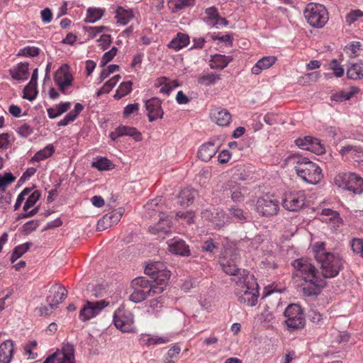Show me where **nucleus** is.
<instances>
[{
	"mask_svg": "<svg viewBox=\"0 0 363 363\" xmlns=\"http://www.w3.org/2000/svg\"><path fill=\"white\" fill-rule=\"evenodd\" d=\"M291 264L294 269V275L301 279L299 286L303 296H318L326 282L318 275L315 266L304 258L296 259Z\"/></svg>",
	"mask_w": 363,
	"mask_h": 363,
	"instance_id": "1",
	"label": "nucleus"
},
{
	"mask_svg": "<svg viewBox=\"0 0 363 363\" xmlns=\"http://www.w3.org/2000/svg\"><path fill=\"white\" fill-rule=\"evenodd\" d=\"M288 163L293 167L297 177L309 184H317L323 178L320 167L306 157L293 154L288 157Z\"/></svg>",
	"mask_w": 363,
	"mask_h": 363,
	"instance_id": "2",
	"label": "nucleus"
},
{
	"mask_svg": "<svg viewBox=\"0 0 363 363\" xmlns=\"http://www.w3.org/2000/svg\"><path fill=\"white\" fill-rule=\"evenodd\" d=\"M242 276L236 282L235 295L240 303L248 306H255L259 297L258 284L253 274L242 270Z\"/></svg>",
	"mask_w": 363,
	"mask_h": 363,
	"instance_id": "3",
	"label": "nucleus"
},
{
	"mask_svg": "<svg viewBox=\"0 0 363 363\" xmlns=\"http://www.w3.org/2000/svg\"><path fill=\"white\" fill-rule=\"evenodd\" d=\"M133 291L130 295V300L134 303H140L147 297L161 294L162 288L151 287L148 279L138 277L131 282Z\"/></svg>",
	"mask_w": 363,
	"mask_h": 363,
	"instance_id": "4",
	"label": "nucleus"
},
{
	"mask_svg": "<svg viewBox=\"0 0 363 363\" xmlns=\"http://www.w3.org/2000/svg\"><path fill=\"white\" fill-rule=\"evenodd\" d=\"M303 15L308 24L315 28H322L329 19L326 8L320 4L309 3L304 10Z\"/></svg>",
	"mask_w": 363,
	"mask_h": 363,
	"instance_id": "5",
	"label": "nucleus"
},
{
	"mask_svg": "<svg viewBox=\"0 0 363 363\" xmlns=\"http://www.w3.org/2000/svg\"><path fill=\"white\" fill-rule=\"evenodd\" d=\"M317 262L320 265L322 278L324 279L335 277L343 266L342 259L339 255L333 252L319 256Z\"/></svg>",
	"mask_w": 363,
	"mask_h": 363,
	"instance_id": "6",
	"label": "nucleus"
},
{
	"mask_svg": "<svg viewBox=\"0 0 363 363\" xmlns=\"http://www.w3.org/2000/svg\"><path fill=\"white\" fill-rule=\"evenodd\" d=\"M335 184L356 194L363 192V179L352 172L338 174L335 177Z\"/></svg>",
	"mask_w": 363,
	"mask_h": 363,
	"instance_id": "7",
	"label": "nucleus"
},
{
	"mask_svg": "<svg viewBox=\"0 0 363 363\" xmlns=\"http://www.w3.org/2000/svg\"><path fill=\"white\" fill-rule=\"evenodd\" d=\"M285 323L291 331L302 329L305 325V317L300 306L290 304L284 311Z\"/></svg>",
	"mask_w": 363,
	"mask_h": 363,
	"instance_id": "8",
	"label": "nucleus"
},
{
	"mask_svg": "<svg viewBox=\"0 0 363 363\" xmlns=\"http://www.w3.org/2000/svg\"><path fill=\"white\" fill-rule=\"evenodd\" d=\"M109 305L110 302L105 299L96 301H86L79 311V318L83 322H86L96 317Z\"/></svg>",
	"mask_w": 363,
	"mask_h": 363,
	"instance_id": "9",
	"label": "nucleus"
},
{
	"mask_svg": "<svg viewBox=\"0 0 363 363\" xmlns=\"http://www.w3.org/2000/svg\"><path fill=\"white\" fill-rule=\"evenodd\" d=\"M113 323L116 328L123 333H131L134 331V315L128 310L118 308L113 314Z\"/></svg>",
	"mask_w": 363,
	"mask_h": 363,
	"instance_id": "10",
	"label": "nucleus"
},
{
	"mask_svg": "<svg viewBox=\"0 0 363 363\" xmlns=\"http://www.w3.org/2000/svg\"><path fill=\"white\" fill-rule=\"evenodd\" d=\"M306 203V196L303 191H288L284 194L283 207L289 211H296L301 209Z\"/></svg>",
	"mask_w": 363,
	"mask_h": 363,
	"instance_id": "11",
	"label": "nucleus"
},
{
	"mask_svg": "<svg viewBox=\"0 0 363 363\" xmlns=\"http://www.w3.org/2000/svg\"><path fill=\"white\" fill-rule=\"evenodd\" d=\"M257 211L263 216H273L279 211V202L268 196L259 198L257 201Z\"/></svg>",
	"mask_w": 363,
	"mask_h": 363,
	"instance_id": "12",
	"label": "nucleus"
},
{
	"mask_svg": "<svg viewBox=\"0 0 363 363\" xmlns=\"http://www.w3.org/2000/svg\"><path fill=\"white\" fill-rule=\"evenodd\" d=\"M54 81L62 93H65L66 89L72 86L73 77L67 65H63L57 70L54 75Z\"/></svg>",
	"mask_w": 363,
	"mask_h": 363,
	"instance_id": "13",
	"label": "nucleus"
},
{
	"mask_svg": "<svg viewBox=\"0 0 363 363\" xmlns=\"http://www.w3.org/2000/svg\"><path fill=\"white\" fill-rule=\"evenodd\" d=\"M295 143L300 148L311 151L316 155H321L325 152V147L320 143V140L311 136L297 138Z\"/></svg>",
	"mask_w": 363,
	"mask_h": 363,
	"instance_id": "14",
	"label": "nucleus"
},
{
	"mask_svg": "<svg viewBox=\"0 0 363 363\" xmlns=\"http://www.w3.org/2000/svg\"><path fill=\"white\" fill-rule=\"evenodd\" d=\"M67 294V290L63 286L60 284L53 285L49 290L47 302L52 308H56L66 298Z\"/></svg>",
	"mask_w": 363,
	"mask_h": 363,
	"instance_id": "15",
	"label": "nucleus"
},
{
	"mask_svg": "<svg viewBox=\"0 0 363 363\" xmlns=\"http://www.w3.org/2000/svg\"><path fill=\"white\" fill-rule=\"evenodd\" d=\"M161 101L156 97L147 100L145 107L147 111L149 121L152 122L157 118H162L164 112L161 106Z\"/></svg>",
	"mask_w": 363,
	"mask_h": 363,
	"instance_id": "16",
	"label": "nucleus"
},
{
	"mask_svg": "<svg viewBox=\"0 0 363 363\" xmlns=\"http://www.w3.org/2000/svg\"><path fill=\"white\" fill-rule=\"evenodd\" d=\"M170 220L165 215L159 217V221L155 225L149 227V231L154 235H157L160 238L164 236L170 232Z\"/></svg>",
	"mask_w": 363,
	"mask_h": 363,
	"instance_id": "17",
	"label": "nucleus"
},
{
	"mask_svg": "<svg viewBox=\"0 0 363 363\" xmlns=\"http://www.w3.org/2000/svg\"><path fill=\"white\" fill-rule=\"evenodd\" d=\"M230 257H223L220 259V264L223 270L229 275L236 276L240 273V269L237 267L236 262L238 255L236 253L230 254Z\"/></svg>",
	"mask_w": 363,
	"mask_h": 363,
	"instance_id": "18",
	"label": "nucleus"
},
{
	"mask_svg": "<svg viewBox=\"0 0 363 363\" xmlns=\"http://www.w3.org/2000/svg\"><path fill=\"white\" fill-rule=\"evenodd\" d=\"M242 189V186L238 184L235 181L230 180L223 189V194L225 196H230L233 201L240 202L242 201L244 197Z\"/></svg>",
	"mask_w": 363,
	"mask_h": 363,
	"instance_id": "19",
	"label": "nucleus"
},
{
	"mask_svg": "<svg viewBox=\"0 0 363 363\" xmlns=\"http://www.w3.org/2000/svg\"><path fill=\"white\" fill-rule=\"evenodd\" d=\"M57 363H75L74 347L73 345L67 343L63 345L61 350H57Z\"/></svg>",
	"mask_w": 363,
	"mask_h": 363,
	"instance_id": "20",
	"label": "nucleus"
},
{
	"mask_svg": "<svg viewBox=\"0 0 363 363\" xmlns=\"http://www.w3.org/2000/svg\"><path fill=\"white\" fill-rule=\"evenodd\" d=\"M211 118L218 125L226 126L231 121V114L227 109L216 108L211 110Z\"/></svg>",
	"mask_w": 363,
	"mask_h": 363,
	"instance_id": "21",
	"label": "nucleus"
},
{
	"mask_svg": "<svg viewBox=\"0 0 363 363\" xmlns=\"http://www.w3.org/2000/svg\"><path fill=\"white\" fill-rule=\"evenodd\" d=\"M162 198H157L147 202L144 206L145 211V216L149 218H153V214L151 213V211L155 212V214H158V217L165 215L163 212L164 206L162 203Z\"/></svg>",
	"mask_w": 363,
	"mask_h": 363,
	"instance_id": "22",
	"label": "nucleus"
},
{
	"mask_svg": "<svg viewBox=\"0 0 363 363\" xmlns=\"http://www.w3.org/2000/svg\"><path fill=\"white\" fill-rule=\"evenodd\" d=\"M170 277V272L164 267L149 280L151 287L162 288L161 293L164 290Z\"/></svg>",
	"mask_w": 363,
	"mask_h": 363,
	"instance_id": "23",
	"label": "nucleus"
},
{
	"mask_svg": "<svg viewBox=\"0 0 363 363\" xmlns=\"http://www.w3.org/2000/svg\"><path fill=\"white\" fill-rule=\"evenodd\" d=\"M169 250L172 253L181 256H189V247L186 242L180 239L173 240L168 243Z\"/></svg>",
	"mask_w": 363,
	"mask_h": 363,
	"instance_id": "24",
	"label": "nucleus"
},
{
	"mask_svg": "<svg viewBox=\"0 0 363 363\" xmlns=\"http://www.w3.org/2000/svg\"><path fill=\"white\" fill-rule=\"evenodd\" d=\"M14 351V343L8 340L0 345V363H10Z\"/></svg>",
	"mask_w": 363,
	"mask_h": 363,
	"instance_id": "25",
	"label": "nucleus"
},
{
	"mask_svg": "<svg viewBox=\"0 0 363 363\" xmlns=\"http://www.w3.org/2000/svg\"><path fill=\"white\" fill-rule=\"evenodd\" d=\"M218 147L213 143H206L202 145L198 152L199 157L204 161L208 162L217 152Z\"/></svg>",
	"mask_w": 363,
	"mask_h": 363,
	"instance_id": "26",
	"label": "nucleus"
},
{
	"mask_svg": "<svg viewBox=\"0 0 363 363\" xmlns=\"http://www.w3.org/2000/svg\"><path fill=\"white\" fill-rule=\"evenodd\" d=\"M277 61V57L274 56L263 57L259 60L257 63L252 67L251 71L253 74H259L262 70L269 69Z\"/></svg>",
	"mask_w": 363,
	"mask_h": 363,
	"instance_id": "27",
	"label": "nucleus"
},
{
	"mask_svg": "<svg viewBox=\"0 0 363 363\" xmlns=\"http://www.w3.org/2000/svg\"><path fill=\"white\" fill-rule=\"evenodd\" d=\"M320 220L325 222H331L335 225L339 226L342 223V218L340 214L330 208H323L321 211Z\"/></svg>",
	"mask_w": 363,
	"mask_h": 363,
	"instance_id": "28",
	"label": "nucleus"
},
{
	"mask_svg": "<svg viewBox=\"0 0 363 363\" xmlns=\"http://www.w3.org/2000/svg\"><path fill=\"white\" fill-rule=\"evenodd\" d=\"M220 79V74L213 72H203L198 76L197 81L199 84L208 86L216 84Z\"/></svg>",
	"mask_w": 363,
	"mask_h": 363,
	"instance_id": "29",
	"label": "nucleus"
},
{
	"mask_svg": "<svg viewBox=\"0 0 363 363\" xmlns=\"http://www.w3.org/2000/svg\"><path fill=\"white\" fill-rule=\"evenodd\" d=\"M189 43V37L188 35L178 33L177 36L174 38L168 45L169 48L176 51L186 47Z\"/></svg>",
	"mask_w": 363,
	"mask_h": 363,
	"instance_id": "30",
	"label": "nucleus"
},
{
	"mask_svg": "<svg viewBox=\"0 0 363 363\" xmlns=\"http://www.w3.org/2000/svg\"><path fill=\"white\" fill-rule=\"evenodd\" d=\"M197 193L191 189H184L179 193V199L181 206H188L191 204Z\"/></svg>",
	"mask_w": 363,
	"mask_h": 363,
	"instance_id": "31",
	"label": "nucleus"
},
{
	"mask_svg": "<svg viewBox=\"0 0 363 363\" xmlns=\"http://www.w3.org/2000/svg\"><path fill=\"white\" fill-rule=\"evenodd\" d=\"M233 60L231 56L215 55L212 57L211 67L212 69H223Z\"/></svg>",
	"mask_w": 363,
	"mask_h": 363,
	"instance_id": "32",
	"label": "nucleus"
},
{
	"mask_svg": "<svg viewBox=\"0 0 363 363\" xmlns=\"http://www.w3.org/2000/svg\"><path fill=\"white\" fill-rule=\"evenodd\" d=\"M116 13L117 23L123 26L128 24L134 16L131 10L125 9L122 7H118L116 9Z\"/></svg>",
	"mask_w": 363,
	"mask_h": 363,
	"instance_id": "33",
	"label": "nucleus"
},
{
	"mask_svg": "<svg viewBox=\"0 0 363 363\" xmlns=\"http://www.w3.org/2000/svg\"><path fill=\"white\" fill-rule=\"evenodd\" d=\"M28 63L21 62L16 69L11 71V77L16 80H24L28 76Z\"/></svg>",
	"mask_w": 363,
	"mask_h": 363,
	"instance_id": "34",
	"label": "nucleus"
},
{
	"mask_svg": "<svg viewBox=\"0 0 363 363\" xmlns=\"http://www.w3.org/2000/svg\"><path fill=\"white\" fill-rule=\"evenodd\" d=\"M71 106L70 102H65V103H60L57 104L55 107L53 108H49L48 111V115L50 118H55L60 116H61L62 113L67 111Z\"/></svg>",
	"mask_w": 363,
	"mask_h": 363,
	"instance_id": "35",
	"label": "nucleus"
},
{
	"mask_svg": "<svg viewBox=\"0 0 363 363\" xmlns=\"http://www.w3.org/2000/svg\"><path fill=\"white\" fill-rule=\"evenodd\" d=\"M347 75L351 79L363 78V62H359L352 65L347 70Z\"/></svg>",
	"mask_w": 363,
	"mask_h": 363,
	"instance_id": "36",
	"label": "nucleus"
},
{
	"mask_svg": "<svg viewBox=\"0 0 363 363\" xmlns=\"http://www.w3.org/2000/svg\"><path fill=\"white\" fill-rule=\"evenodd\" d=\"M54 147L52 145H48L43 150L38 151L30 159L31 162H39L41 160L50 157L54 153Z\"/></svg>",
	"mask_w": 363,
	"mask_h": 363,
	"instance_id": "37",
	"label": "nucleus"
},
{
	"mask_svg": "<svg viewBox=\"0 0 363 363\" xmlns=\"http://www.w3.org/2000/svg\"><path fill=\"white\" fill-rule=\"evenodd\" d=\"M118 131L121 136L128 135L133 138L135 141L139 142L142 140L141 133L135 128L129 126H119Z\"/></svg>",
	"mask_w": 363,
	"mask_h": 363,
	"instance_id": "38",
	"label": "nucleus"
},
{
	"mask_svg": "<svg viewBox=\"0 0 363 363\" xmlns=\"http://www.w3.org/2000/svg\"><path fill=\"white\" fill-rule=\"evenodd\" d=\"M195 0H168V6L174 12L194 6Z\"/></svg>",
	"mask_w": 363,
	"mask_h": 363,
	"instance_id": "39",
	"label": "nucleus"
},
{
	"mask_svg": "<svg viewBox=\"0 0 363 363\" xmlns=\"http://www.w3.org/2000/svg\"><path fill=\"white\" fill-rule=\"evenodd\" d=\"M104 11L101 9L89 8L86 11V22L94 23L101 19Z\"/></svg>",
	"mask_w": 363,
	"mask_h": 363,
	"instance_id": "40",
	"label": "nucleus"
},
{
	"mask_svg": "<svg viewBox=\"0 0 363 363\" xmlns=\"http://www.w3.org/2000/svg\"><path fill=\"white\" fill-rule=\"evenodd\" d=\"M133 83L130 81L122 82L117 89L114 97L120 99L132 91Z\"/></svg>",
	"mask_w": 363,
	"mask_h": 363,
	"instance_id": "41",
	"label": "nucleus"
},
{
	"mask_svg": "<svg viewBox=\"0 0 363 363\" xmlns=\"http://www.w3.org/2000/svg\"><path fill=\"white\" fill-rule=\"evenodd\" d=\"M37 84L30 82L23 89V98L33 101L37 96Z\"/></svg>",
	"mask_w": 363,
	"mask_h": 363,
	"instance_id": "42",
	"label": "nucleus"
},
{
	"mask_svg": "<svg viewBox=\"0 0 363 363\" xmlns=\"http://www.w3.org/2000/svg\"><path fill=\"white\" fill-rule=\"evenodd\" d=\"M30 245V243L26 242L16 247L13 249V252L11 254V262L12 263L15 262L18 258H20L24 253H26L28 250Z\"/></svg>",
	"mask_w": 363,
	"mask_h": 363,
	"instance_id": "43",
	"label": "nucleus"
},
{
	"mask_svg": "<svg viewBox=\"0 0 363 363\" xmlns=\"http://www.w3.org/2000/svg\"><path fill=\"white\" fill-rule=\"evenodd\" d=\"M230 217L225 213L220 211L217 212L216 216L213 218V223L214 225L220 229L229 223Z\"/></svg>",
	"mask_w": 363,
	"mask_h": 363,
	"instance_id": "44",
	"label": "nucleus"
},
{
	"mask_svg": "<svg viewBox=\"0 0 363 363\" xmlns=\"http://www.w3.org/2000/svg\"><path fill=\"white\" fill-rule=\"evenodd\" d=\"M340 152L342 155L351 154L352 155L357 156V157L363 156V149L361 147L351 145L342 147Z\"/></svg>",
	"mask_w": 363,
	"mask_h": 363,
	"instance_id": "45",
	"label": "nucleus"
},
{
	"mask_svg": "<svg viewBox=\"0 0 363 363\" xmlns=\"http://www.w3.org/2000/svg\"><path fill=\"white\" fill-rule=\"evenodd\" d=\"M164 267V266L160 262L150 263L146 266L145 273V274L149 275L152 279V277H155L158 272L162 270Z\"/></svg>",
	"mask_w": 363,
	"mask_h": 363,
	"instance_id": "46",
	"label": "nucleus"
},
{
	"mask_svg": "<svg viewBox=\"0 0 363 363\" xmlns=\"http://www.w3.org/2000/svg\"><path fill=\"white\" fill-rule=\"evenodd\" d=\"M40 197V192L38 190L31 193L26 201L23 206V211H27L30 208L33 207Z\"/></svg>",
	"mask_w": 363,
	"mask_h": 363,
	"instance_id": "47",
	"label": "nucleus"
},
{
	"mask_svg": "<svg viewBox=\"0 0 363 363\" xmlns=\"http://www.w3.org/2000/svg\"><path fill=\"white\" fill-rule=\"evenodd\" d=\"M111 166L112 163L106 157H101L92 163V167L100 171L109 170Z\"/></svg>",
	"mask_w": 363,
	"mask_h": 363,
	"instance_id": "48",
	"label": "nucleus"
},
{
	"mask_svg": "<svg viewBox=\"0 0 363 363\" xmlns=\"http://www.w3.org/2000/svg\"><path fill=\"white\" fill-rule=\"evenodd\" d=\"M40 54V49L37 47L27 46L18 52V56L36 57Z\"/></svg>",
	"mask_w": 363,
	"mask_h": 363,
	"instance_id": "49",
	"label": "nucleus"
},
{
	"mask_svg": "<svg viewBox=\"0 0 363 363\" xmlns=\"http://www.w3.org/2000/svg\"><path fill=\"white\" fill-rule=\"evenodd\" d=\"M360 47L361 44L359 42L354 41L345 46V52L351 57H356L360 50Z\"/></svg>",
	"mask_w": 363,
	"mask_h": 363,
	"instance_id": "50",
	"label": "nucleus"
},
{
	"mask_svg": "<svg viewBox=\"0 0 363 363\" xmlns=\"http://www.w3.org/2000/svg\"><path fill=\"white\" fill-rule=\"evenodd\" d=\"M229 215L228 216L234 220L238 222H243L245 220V216L242 209L238 208H231L229 209Z\"/></svg>",
	"mask_w": 363,
	"mask_h": 363,
	"instance_id": "51",
	"label": "nucleus"
},
{
	"mask_svg": "<svg viewBox=\"0 0 363 363\" xmlns=\"http://www.w3.org/2000/svg\"><path fill=\"white\" fill-rule=\"evenodd\" d=\"M354 95L353 91H340L336 94H334L331 96V100L341 102L343 101H347L351 99V97Z\"/></svg>",
	"mask_w": 363,
	"mask_h": 363,
	"instance_id": "52",
	"label": "nucleus"
},
{
	"mask_svg": "<svg viewBox=\"0 0 363 363\" xmlns=\"http://www.w3.org/2000/svg\"><path fill=\"white\" fill-rule=\"evenodd\" d=\"M122 211H111L108 213L105 214L104 217H108V222L111 224V225H116L118 223V221L121 220L122 216Z\"/></svg>",
	"mask_w": 363,
	"mask_h": 363,
	"instance_id": "53",
	"label": "nucleus"
},
{
	"mask_svg": "<svg viewBox=\"0 0 363 363\" xmlns=\"http://www.w3.org/2000/svg\"><path fill=\"white\" fill-rule=\"evenodd\" d=\"M351 247L352 251L363 257V240L354 238L351 241Z\"/></svg>",
	"mask_w": 363,
	"mask_h": 363,
	"instance_id": "54",
	"label": "nucleus"
},
{
	"mask_svg": "<svg viewBox=\"0 0 363 363\" xmlns=\"http://www.w3.org/2000/svg\"><path fill=\"white\" fill-rule=\"evenodd\" d=\"M363 16V12L361 10L356 9L350 11L345 17L346 23L350 26L354 23L359 18Z\"/></svg>",
	"mask_w": 363,
	"mask_h": 363,
	"instance_id": "55",
	"label": "nucleus"
},
{
	"mask_svg": "<svg viewBox=\"0 0 363 363\" xmlns=\"http://www.w3.org/2000/svg\"><path fill=\"white\" fill-rule=\"evenodd\" d=\"M313 252L316 261L319 259V256L320 255H326L330 252H327L325 250V245L324 242H316L313 245Z\"/></svg>",
	"mask_w": 363,
	"mask_h": 363,
	"instance_id": "56",
	"label": "nucleus"
},
{
	"mask_svg": "<svg viewBox=\"0 0 363 363\" xmlns=\"http://www.w3.org/2000/svg\"><path fill=\"white\" fill-rule=\"evenodd\" d=\"M117 50L116 47H113L109 51L106 52L101 60V66L104 67L111 61L116 55Z\"/></svg>",
	"mask_w": 363,
	"mask_h": 363,
	"instance_id": "57",
	"label": "nucleus"
},
{
	"mask_svg": "<svg viewBox=\"0 0 363 363\" xmlns=\"http://www.w3.org/2000/svg\"><path fill=\"white\" fill-rule=\"evenodd\" d=\"M330 68L333 71L336 77H341L344 74V69L335 59L333 60L330 63Z\"/></svg>",
	"mask_w": 363,
	"mask_h": 363,
	"instance_id": "58",
	"label": "nucleus"
},
{
	"mask_svg": "<svg viewBox=\"0 0 363 363\" xmlns=\"http://www.w3.org/2000/svg\"><path fill=\"white\" fill-rule=\"evenodd\" d=\"M15 179L16 177L10 172L6 173L4 175L0 174V188L11 184Z\"/></svg>",
	"mask_w": 363,
	"mask_h": 363,
	"instance_id": "59",
	"label": "nucleus"
},
{
	"mask_svg": "<svg viewBox=\"0 0 363 363\" xmlns=\"http://www.w3.org/2000/svg\"><path fill=\"white\" fill-rule=\"evenodd\" d=\"M162 298L159 297L157 299H153L150 301V308L151 312L157 314L162 308Z\"/></svg>",
	"mask_w": 363,
	"mask_h": 363,
	"instance_id": "60",
	"label": "nucleus"
},
{
	"mask_svg": "<svg viewBox=\"0 0 363 363\" xmlns=\"http://www.w3.org/2000/svg\"><path fill=\"white\" fill-rule=\"evenodd\" d=\"M138 109H139L138 104H137V103L130 104L127 105L124 108L123 114L125 116H128L132 113H137L138 111Z\"/></svg>",
	"mask_w": 363,
	"mask_h": 363,
	"instance_id": "61",
	"label": "nucleus"
},
{
	"mask_svg": "<svg viewBox=\"0 0 363 363\" xmlns=\"http://www.w3.org/2000/svg\"><path fill=\"white\" fill-rule=\"evenodd\" d=\"M85 30L92 37H95L96 34L101 33L104 30L107 29L105 26H89L84 28Z\"/></svg>",
	"mask_w": 363,
	"mask_h": 363,
	"instance_id": "62",
	"label": "nucleus"
},
{
	"mask_svg": "<svg viewBox=\"0 0 363 363\" xmlns=\"http://www.w3.org/2000/svg\"><path fill=\"white\" fill-rule=\"evenodd\" d=\"M38 226V222L37 220H30L23 225V229L26 233H29L35 230Z\"/></svg>",
	"mask_w": 363,
	"mask_h": 363,
	"instance_id": "63",
	"label": "nucleus"
},
{
	"mask_svg": "<svg viewBox=\"0 0 363 363\" xmlns=\"http://www.w3.org/2000/svg\"><path fill=\"white\" fill-rule=\"evenodd\" d=\"M99 42L100 43V45H101V48L106 50L111 43V35L107 34L101 35L99 39Z\"/></svg>",
	"mask_w": 363,
	"mask_h": 363,
	"instance_id": "64",
	"label": "nucleus"
}]
</instances>
